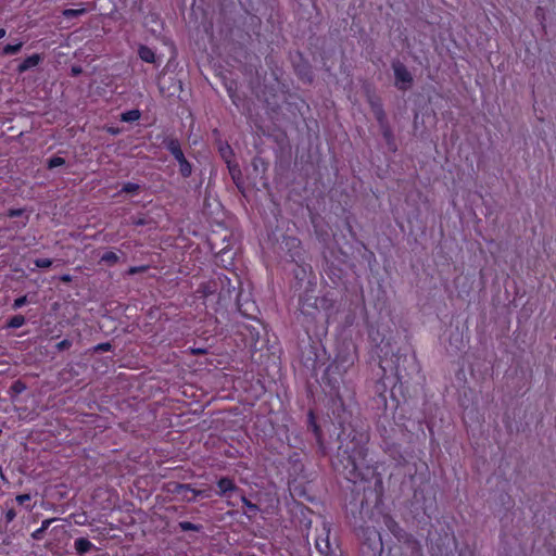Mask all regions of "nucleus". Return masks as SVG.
Here are the masks:
<instances>
[{"label":"nucleus","instance_id":"1","mask_svg":"<svg viewBox=\"0 0 556 556\" xmlns=\"http://www.w3.org/2000/svg\"><path fill=\"white\" fill-rule=\"evenodd\" d=\"M343 428L339 434L340 445L334 469L348 481L357 483L376 477L377 468L366 459L368 434L363 430Z\"/></svg>","mask_w":556,"mask_h":556},{"label":"nucleus","instance_id":"2","mask_svg":"<svg viewBox=\"0 0 556 556\" xmlns=\"http://www.w3.org/2000/svg\"><path fill=\"white\" fill-rule=\"evenodd\" d=\"M363 540V545L367 546L374 554L382 551V540L380 533L374 528L362 529L358 533Z\"/></svg>","mask_w":556,"mask_h":556},{"label":"nucleus","instance_id":"3","mask_svg":"<svg viewBox=\"0 0 556 556\" xmlns=\"http://www.w3.org/2000/svg\"><path fill=\"white\" fill-rule=\"evenodd\" d=\"M394 75H395V85L400 89H407L410 86L412 83V75L406 70L404 65L401 63H395L393 65Z\"/></svg>","mask_w":556,"mask_h":556},{"label":"nucleus","instance_id":"4","mask_svg":"<svg viewBox=\"0 0 556 556\" xmlns=\"http://www.w3.org/2000/svg\"><path fill=\"white\" fill-rule=\"evenodd\" d=\"M218 492L217 494L220 496H224L226 498H230L232 493L238 492V488L233 483L231 479L228 478H222L217 482Z\"/></svg>","mask_w":556,"mask_h":556},{"label":"nucleus","instance_id":"5","mask_svg":"<svg viewBox=\"0 0 556 556\" xmlns=\"http://www.w3.org/2000/svg\"><path fill=\"white\" fill-rule=\"evenodd\" d=\"M41 61V58L39 54H33L30 56H27L20 65H18V72L24 73L33 67H36Z\"/></svg>","mask_w":556,"mask_h":556},{"label":"nucleus","instance_id":"6","mask_svg":"<svg viewBox=\"0 0 556 556\" xmlns=\"http://www.w3.org/2000/svg\"><path fill=\"white\" fill-rule=\"evenodd\" d=\"M138 54H139V58L143 62L152 63V64L156 62V56H155L154 51L147 46H140L138 49Z\"/></svg>","mask_w":556,"mask_h":556},{"label":"nucleus","instance_id":"7","mask_svg":"<svg viewBox=\"0 0 556 556\" xmlns=\"http://www.w3.org/2000/svg\"><path fill=\"white\" fill-rule=\"evenodd\" d=\"M166 148L170 152V154L175 157V160L182 159L184 152L181 150L180 143L176 139H169L166 142Z\"/></svg>","mask_w":556,"mask_h":556},{"label":"nucleus","instance_id":"8","mask_svg":"<svg viewBox=\"0 0 556 556\" xmlns=\"http://www.w3.org/2000/svg\"><path fill=\"white\" fill-rule=\"evenodd\" d=\"M92 547L93 544L85 538H79L75 540V549L80 555L90 552Z\"/></svg>","mask_w":556,"mask_h":556},{"label":"nucleus","instance_id":"9","mask_svg":"<svg viewBox=\"0 0 556 556\" xmlns=\"http://www.w3.org/2000/svg\"><path fill=\"white\" fill-rule=\"evenodd\" d=\"M179 164V172L181 174L182 177H189L192 173V166L191 164L187 161V159L185 157V155L182 156V159H178L176 160Z\"/></svg>","mask_w":556,"mask_h":556},{"label":"nucleus","instance_id":"10","mask_svg":"<svg viewBox=\"0 0 556 556\" xmlns=\"http://www.w3.org/2000/svg\"><path fill=\"white\" fill-rule=\"evenodd\" d=\"M140 118V112L138 110H130L127 112H124L121 116V119L123 122H136Z\"/></svg>","mask_w":556,"mask_h":556},{"label":"nucleus","instance_id":"11","mask_svg":"<svg viewBox=\"0 0 556 556\" xmlns=\"http://www.w3.org/2000/svg\"><path fill=\"white\" fill-rule=\"evenodd\" d=\"M24 324H25V317L22 315L13 316L8 323L9 327L14 328V329L22 327Z\"/></svg>","mask_w":556,"mask_h":556},{"label":"nucleus","instance_id":"12","mask_svg":"<svg viewBox=\"0 0 556 556\" xmlns=\"http://www.w3.org/2000/svg\"><path fill=\"white\" fill-rule=\"evenodd\" d=\"M22 46H23L22 42H17L15 45H7L3 48V54H5V55H13V54L17 53L21 50Z\"/></svg>","mask_w":556,"mask_h":556},{"label":"nucleus","instance_id":"13","mask_svg":"<svg viewBox=\"0 0 556 556\" xmlns=\"http://www.w3.org/2000/svg\"><path fill=\"white\" fill-rule=\"evenodd\" d=\"M85 13V9H66L63 11V15L67 18H73Z\"/></svg>","mask_w":556,"mask_h":556},{"label":"nucleus","instance_id":"14","mask_svg":"<svg viewBox=\"0 0 556 556\" xmlns=\"http://www.w3.org/2000/svg\"><path fill=\"white\" fill-rule=\"evenodd\" d=\"M64 163H65V160L63 157L54 156L49 160L48 166H49V168H54V167L62 166Z\"/></svg>","mask_w":556,"mask_h":556},{"label":"nucleus","instance_id":"15","mask_svg":"<svg viewBox=\"0 0 556 556\" xmlns=\"http://www.w3.org/2000/svg\"><path fill=\"white\" fill-rule=\"evenodd\" d=\"M139 189V185L134 182H127L123 186L122 191L126 193H136Z\"/></svg>","mask_w":556,"mask_h":556},{"label":"nucleus","instance_id":"16","mask_svg":"<svg viewBox=\"0 0 556 556\" xmlns=\"http://www.w3.org/2000/svg\"><path fill=\"white\" fill-rule=\"evenodd\" d=\"M101 260L106 263H116L118 260V256L114 252H106L102 255Z\"/></svg>","mask_w":556,"mask_h":556},{"label":"nucleus","instance_id":"17","mask_svg":"<svg viewBox=\"0 0 556 556\" xmlns=\"http://www.w3.org/2000/svg\"><path fill=\"white\" fill-rule=\"evenodd\" d=\"M34 263L39 268H48L52 265V261L50 258H36Z\"/></svg>","mask_w":556,"mask_h":556},{"label":"nucleus","instance_id":"18","mask_svg":"<svg viewBox=\"0 0 556 556\" xmlns=\"http://www.w3.org/2000/svg\"><path fill=\"white\" fill-rule=\"evenodd\" d=\"M51 522V519L43 520L41 527L33 533V536L39 539L40 533L47 530Z\"/></svg>","mask_w":556,"mask_h":556},{"label":"nucleus","instance_id":"19","mask_svg":"<svg viewBox=\"0 0 556 556\" xmlns=\"http://www.w3.org/2000/svg\"><path fill=\"white\" fill-rule=\"evenodd\" d=\"M27 303V296L23 295L14 300L13 308L18 309Z\"/></svg>","mask_w":556,"mask_h":556},{"label":"nucleus","instance_id":"20","mask_svg":"<svg viewBox=\"0 0 556 556\" xmlns=\"http://www.w3.org/2000/svg\"><path fill=\"white\" fill-rule=\"evenodd\" d=\"M240 500L241 502L243 503V505L249 509V510H252V511H255L257 510V506L255 504H252L250 501L247 500V497L242 494H240Z\"/></svg>","mask_w":556,"mask_h":556},{"label":"nucleus","instance_id":"21","mask_svg":"<svg viewBox=\"0 0 556 556\" xmlns=\"http://www.w3.org/2000/svg\"><path fill=\"white\" fill-rule=\"evenodd\" d=\"M179 526L184 531L198 530V527L189 521H182Z\"/></svg>","mask_w":556,"mask_h":556},{"label":"nucleus","instance_id":"22","mask_svg":"<svg viewBox=\"0 0 556 556\" xmlns=\"http://www.w3.org/2000/svg\"><path fill=\"white\" fill-rule=\"evenodd\" d=\"M16 502L21 505H23L24 503L30 501V495L29 494H20L16 496Z\"/></svg>","mask_w":556,"mask_h":556},{"label":"nucleus","instance_id":"23","mask_svg":"<svg viewBox=\"0 0 556 556\" xmlns=\"http://www.w3.org/2000/svg\"><path fill=\"white\" fill-rule=\"evenodd\" d=\"M374 111H375V114H376V117L378 118V121L382 122L384 114H383L381 106L380 105L374 106Z\"/></svg>","mask_w":556,"mask_h":556},{"label":"nucleus","instance_id":"24","mask_svg":"<svg viewBox=\"0 0 556 556\" xmlns=\"http://www.w3.org/2000/svg\"><path fill=\"white\" fill-rule=\"evenodd\" d=\"M71 344H72L71 341L65 339V340H62L61 342H59L56 344V348H58V350L61 351V350L68 349L71 346Z\"/></svg>","mask_w":556,"mask_h":556},{"label":"nucleus","instance_id":"25","mask_svg":"<svg viewBox=\"0 0 556 556\" xmlns=\"http://www.w3.org/2000/svg\"><path fill=\"white\" fill-rule=\"evenodd\" d=\"M16 517L14 509H9L5 514V518L8 522H11Z\"/></svg>","mask_w":556,"mask_h":556},{"label":"nucleus","instance_id":"26","mask_svg":"<svg viewBox=\"0 0 556 556\" xmlns=\"http://www.w3.org/2000/svg\"><path fill=\"white\" fill-rule=\"evenodd\" d=\"M110 349H111L110 343H101V344L97 345V348H96L97 351H109Z\"/></svg>","mask_w":556,"mask_h":556},{"label":"nucleus","instance_id":"27","mask_svg":"<svg viewBox=\"0 0 556 556\" xmlns=\"http://www.w3.org/2000/svg\"><path fill=\"white\" fill-rule=\"evenodd\" d=\"M132 224L136 226H142L146 224V220L143 218H137L132 220Z\"/></svg>","mask_w":556,"mask_h":556},{"label":"nucleus","instance_id":"28","mask_svg":"<svg viewBox=\"0 0 556 556\" xmlns=\"http://www.w3.org/2000/svg\"><path fill=\"white\" fill-rule=\"evenodd\" d=\"M143 269H144V267H131L129 269V274L134 275V274L139 273V271H141Z\"/></svg>","mask_w":556,"mask_h":556},{"label":"nucleus","instance_id":"29","mask_svg":"<svg viewBox=\"0 0 556 556\" xmlns=\"http://www.w3.org/2000/svg\"><path fill=\"white\" fill-rule=\"evenodd\" d=\"M316 546H317V548H319V551H320L321 553H327V552H328V549H329L328 542H326V543H325V547H326V549H325V551H324V549H321V546H320V543H319V542H317V543H316Z\"/></svg>","mask_w":556,"mask_h":556},{"label":"nucleus","instance_id":"30","mask_svg":"<svg viewBox=\"0 0 556 556\" xmlns=\"http://www.w3.org/2000/svg\"><path fill=\"white\" fill-rule=\"evenodd\" d=\"M21 213H22V212H21L20 210H12V211H10V214H9V215H10L11 217H15V216H20V215H21Z\"/></svg>","mask_w":556,"mask_h":556},{"label":"nucleus","instance_id":"31","mask_svg":"<svg viewBox=\"0 0 556 556\" xmlns=\"http://www.w3.org/2000/svg\"><path fill=\"white\" fill-rule=\"evenodd\" d=\"M14 389L20 392V391H22L24 389V386L22 383H20V382H16L14 384Z\"/></svg>","mask_w":556,"mask_h":556},{"label":"nucleus","instance_id":"32","mask_svg":"<svg viewBox=\"0 0 556 556\" xmlns=\"http://www.w3.org/2000/svg\"><path fill=\"white\" fill-rule=\"evenodd\" d=\"M61 279H62V281L68 282V281H71V276L70 275H64V276H62Z\"/></svg>","mask_w":556,"mask_h":556},{"label":"nucleus","instance_id":"33","mask_svg":"<svg viewBox=\"0 0 556 556\" xmlns=\"http://www.w3.org/2000/svg\"><path fill=\"white\" fill-rule=\"evenodd\" d=\"M7 31L4 28H0V39L5 36Z\"/></svg>","mask_w":556,"mask_h":556},{"label":"nucleus","instance_id":"34","mask_svg":"<svg viewBox=\"0 0 556 556\" xmlns=\"http://www.w3.org/2000/svg\"><path fill=\"white\" fill-rule=\"evenodd\" d=\"M109 131L113 135H116L117 134V130L115 128H110Z\"/></svg>","mask_w":556,"mask_h":556},{"label":"nucleus","instance_id":"35","mask_svg":"<svg viewBox=\"0 0 556 556\" xmlns=\"http://www.w3.org/2000/svg\"><path fill=\"white\" fill-rule=\"evenodd\" d=\"M222 154H223V156L226 159L227 151L222 150Z\"/></svg>","mask_w":556,"mask_h":556},{"label":"nucleus","instance_id":"36","mask_svg":"<svg viewBox=\"0 0 556 556\" xmlns=\"http://www.w3.org/2000/svg\"><path fill=\"white\" fill-rule=\"evenodd\" d=\"M302 311H303V312H305V313L307 312V311L305 309V304H304V303L302 304Z\"/></svg>","mask_w":556,"mask_h":556},{"label":"nucleus","instance_id":"37","mask_svg":"<svg viewBox=\"0 0 556 556\" xmlns=\"http://www.w3.org/2000/svg\"><path fill=\"white\" fill-rule=\"evenodd\" d=\"M73 72H74L75 74H77V73H79V70H77V68H73Z\"/></svg>","mask_w":556,"mask_h":556}]
</instances>
